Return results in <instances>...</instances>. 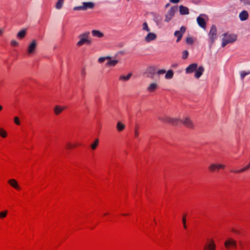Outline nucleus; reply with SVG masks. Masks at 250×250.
I'll list each match as a JSON object with an SVG mask.
<instances>
[{"instance_id":"nucleus-49","label":"nucleus","mask_w":250,"mask_h":250,"mask_svg":"<svg viewBox=\"0 0 250 250\" xmlns=\"http://www.w3.org/2000/svg\"><path fill=\"white\" fill-rule=\"evenodd\" d=\"M232 231L234 232V233H237V234H239L240 233V232L238 230H237V229H232Z\"/></svg>"},{"instance_id":"nucleus-20","label":"nucleus","mask_w":250,"mask_h":250,"mask_svg":"<svg viewBox=\"0 0 250 250\" xmlns=\"http://www.w3.org/2000/svg\"><path fill=\"white\" fill-rule=\"evenodd\" d=\"M179 13L181 15H187L189 13L188 8L185 6L181 5L179 7Z\"/></svg>"},{"instance_id":"nucleus-5","label":"nucleus","mask_w":250,"mask_h":250,"mask_svg":"<svg viewBox=\"0 0 250 250\" xmlns=\"http://www.w3.org/2000/svg\"><path fill=\"white\" fill-rule=\"evenodd\" d=\"M38 43V41L36 39L32 40L28 43L26 49V53L28 55H32L36 53Z\"/></svg>"},{"instance_id":"nucleus-33","label":"nucleus","mask_w":250,"mask_h":250,"mask_svg":"<svg viewBox=\"0 0 250 250\" xmlns=\"http://www.w3.org/2000/svg\"><path fill=\"white\" fill-rule=\"evenodd\" d=\"M7 135L6 131L3 129L0 128V136L3 138H5L6 137Z\"/></svg>"},{"instance_id":"nucleus-39","label":"nucleus","mask_w":250,"mask_h":250,"mask_svg":"<svg viewBox=\"0 0 250 250\" xmlns=\"http://www.w3.org/2000/svg\"><path fill=\"white\" fill-rule=\"evenodd\" d=\"M7 214V210H4L0 212V218H3L5 217Z\"/></svg>"},{"instance_id":"nucleus-21","label":"nucleus","mask_w":250,"mask_h":250,"mask_svg":"<svg viewBox=\"0 0 250 250\" xmlns=\"http://www.w3.org/2000/svg\"><path fill=\"white\" fill-rule=\"evenodd\" d=\"M153 21L157 26L161 25L162 23V17L159 14H154Z\"/></svg>"},{"instance_id":"nucleus-16","label":"nucleus","mask_w":250,"mask_h":250,"mask_svg":"<svg viewBox=\"0 0 250 250\" xmlns=\"http://www.w3.org/2000/svg\"><path fill=\"white\" fill-rule=\"evenodd\" d=\"M250 169V160L249 163L245 167H243V168H242L240 169H238V170L231 169L230 170V171L231 172L234 173H242V172H245Z\"/></svg>"},{"instance_id":"nucleus-3","label":"nucleus","mask_w":250,"mask_h":250,"mask_svg":"<svg viewBox=\"0 0 250 250\" xmlns=\"http://www.w3.org/2000/svg\"><path fill=\"white\" fill-rule=\"evenodd\" d=\"M90 32L89 31H85L78 36V41L76 43L78 47H81L84 44L89 45L91 43L92 41L89 38Z\"/></svg>"},{"instance_id":"nucleus-12","label":"nucleus","mask_w":250,"mask_h":250,"mask_svg":"<svg viewBox=\"0 0 250 250\" xmlns=\"http://www.w3.org/2000/svg\"><path fill=\"white\" fill-rule=\"evenodd\" d=\"M224 245L227 249H229L230 247L236 248L237 246L236 241L231 238L228 239L224 243Z\"/></svg>"},{"instance_id":"nucleus-31","label":"nucleus","mask_w":250,"mask_h":250,"mask_svg":"<svg viewBox=\"0 0 250 250\" xmlns=\"http://www.w3.org/2000/svg\"><path fill=\"white\" fill-rule=\"evenodd\" d=\"M63 0H58L56 4L55 8L58 10L61 9L63 5Z\"/></svg>"},{"instance_id":"nucleus-15","label":"nucleus","mask_w":250,"mask_h":250,"mask_svg":"<svg viewBox=\"0 0 250 250\" xmlns=\"http://www.w3.org/2000/svg\"><path fill=\"white\" fill-rule=\"evenodd\" d=\"M216 246L212 239L209 240L205 246V250H215Z\"/></svg>"},{"instance_id":"nucleus-2","label":"nucleus","mask_w":250,"mask_h":250,"mask_svg":"<svg viewBox=\"0 0 250 250\" xmlns=\"http://www.w3.org/2000/svg\"><path fill=\"white\" fill-rule=\"evenodd\" d=\"M158 119L165 124H169L174 126H177L181 123L180 117H173L167 115L159 116Z\"/></svg>"},{"instance_id":"nucleus-52","label":"nucleus","mask_w":250,"mask_h":250,"mask_svg":"<svg viewBox=\"0 0 250 250\" xmlns=\"http://www.w3.org/2000/svg\"><path fill=\"white\" fill-rule=\"evenodd\" d=\"M123 215H127V214H124Z\"/></svg>"},{"instance_id":"nucleus-44","label":"nucleus","mask_w":250,"mask_h":250,"mask_svg":"<svg viewBox=\"0 0 250 250\" xmlns=\"http://www.w3.org/2000/svg\"><path fill=\"white\" fill-rule=\"evenodd\" d=\"M14 122L17 125H20V122L18 117H15L14 118Z\"/></svg>"},{"instance_id":"nucleus-7","label":"nucleus","mask_w":250,"mask_h":250,"mask_svg":"<svg viewBox=\"0 0 250 250\" xmlns=\"http://www.w3.org/2000/svg\"><path fill=\"white\" fill-rule=\"evenodd\" d=\"M94 3L92 2H83L82 5L75 6L73 8L74 11H86L88 9H93Z\"/></svg>"},{"instance_id":"nucleus-11","label":"nucleus","mask_w":250,"mask_h":250,"mask_svg":"<svg viewBox=\"0 0 250 250\" xmlns=\"http://www.w3.org/2000/svg\"><path fill=\"white\" fill-rule=\"evenodd\" d=\"M186 28L185 26H181L179 30L175 31L174 36L177 37L176 42H178L181 40L184 34L185 33Z\"/></svg>"},{"instance_id":"nucleus-35","label":"nucleus","mask_w":250,"mask_h":250,"mask_svg":"<svg viewBox=\"0 0 250 250\" xmlns=\"http://www.w3.org/2000/svg\"><path fill=\"white\" fill-rule=\"evenodd\" d=\"M76 144L73 143L72 142H69L66 145V146L67 148H72L75 147L76 146Z\"/></svg>"},{"instance_id":"nucleus-45","label":"nucleus","mask_w":250,"mask_h":250,"mask_svg":"<svg viewBox=\"0 0 250 250\" xmlns=\"http://www.w3.org/2000/svg\"><path fill=\"white\" fill-rule=\"evenodd\" d=\"M166 73V70L164 69H160L157 71V74L159 75L163 74Z\"/></svg>"},{"instance_id":"nucleus-22","label":"nucleus","mask_w":250,"mask_h":250,"mask_svg":"<svg viewBox=\"0 0 250 250\" xmlns=\"http://www.w3.org/2000/svg\"><path fill=\"white\" fill-rule=\"evenodd\" d=\"M26 34L27 29H22L18 32L17 34V38L19 40H22L25 37Z\"/></svg>"},{"instance_id":"nucleus-28","label":"nucleus","mask_w":250,"mask_h":250,"mask_svg":"<svg viewBox=\"0 0 250 250\" xmlns=\"http://www.w3.org/2000/svg\"><path fill=\"white\" fill-rule=\"evenodd\" d=\"M8 183L14 188H15L17 189H20V187L18 185V184L16 180H15L14 179H10L8 181Z\"/></svg>"},{"instance_id":"nucleus-42","label":"nucleus","mask_w":250,"mask_h":250,"mask_svg":"<svg viewBox=\"0 0 250 250\" xmlns=\"http://www.w3.org/2000/svg\"><path fill=\"white\" fill-rule=\"evenodd\" d=\"M186 216V215L185 214L183 216V219H182V222H183V226H184V228L185 229H187Z\"/></svg>"},{"instance_id":"nucleus-9","label":"nucleus","mask_w":250,"mask_h":250,"mask_svg":"<svg viewBox=\"0 0 250 250\" xmlns=\"http://www.w3.org/2000/svg\"><path fill=\"white\" fill-rule=\"evenodd\" d=\"M181 123L188 128L193 129L195 128L194 123L188 116H186L182 120L181 119Z\"/></svg>"},{"instance_id":"nucleus-6","label":"nucleus","mask_w":250,"mask_h":250,"mask_svg":"<svg viewBox=\"0 0 250 250\" xmlns=\"http://www.w3.org/2000/svg\"><path fill=\"white\" fill-rule=\"evenodd\" d=\"M177 11V6H173L171 7L165 15V21L167 22L170 21L174 17V15Z\"/></svg>"},{"instance_id":"nucleus-30","label":"nucleus","mask_w":250,"mask_h":250,"mask_svg":"<svg viewBox=\"0 0 250 250\" xmlns=\"http://www.w3.org/2000/svg\"><path fill=\"white\" fill-rule=\"evenodd\" d=\"M250 74V70L241 71L240 72V76L241 80H243L246 76Z\"/></svg>"},{"instance_id":"nucleus-36","label":"nucleus","mask_w":250,"mask_h":250,"mask_svg":"<svg viewBox=\"0 0 250 250\" xmlns=\"http://www.w3.org/2000/svg\"><path fill=\"white\" fill-rule=\"evenodd\" d=\"M239 1L245 6L250 5V0H239Z\"/></svg>"},{"instance_id":"nucleus-41","label":"nucleus","mask_w":250,"mask_h":250,"mask_svg":"<svg viewBox=\"0 0 250 250\" xmlns=\"http://www.w3.org/2000/svg\"><path fill=\"white\" fill-rule=\"evenodd\" d=\"M154 71V68L153 67H149L146 69V73H153Z\"/></svg>"},{"instance_id":"nucleus-46","label":"nucleus","mask_w":250,"mask_h":250,"mask_svg":"<svg viewBox=\"0 0 250 250\" xmlns=\"http://www.w3.org/2000/svg\"><path fill=\"white\" fill-rule=\"evenodd\" d=\"M173 3H177L180 1V0H169Z\"/></svg>"},{"instance_id":"nucleus-14","label":"nucleus","mask_w":250,"mask_h":250,"mask_svg":"<svg viewBox=\"0 0 250 250\" xmlns=\"http://www.w3.org/2000/svg\"><path fill=\"white\" fill-rule=\"evenodd\" d=\"M206 15L205 14H201L199 17L197 18V22L198 24L202 28H205L206 23L203 17H205Z\"/></svg>"},{"instance_id":"nucleus-25","label":"nucleus","mask_w":250,"mask_h":250,"mask_svg":"<svg viewBox=\"0 0 250 250\" xmlns=\"http://www.w3.org/2000/svg\"><path fill=\"white\" fill-rule=\"evenodd\" d=\"M125 128V125L121 121H118L116 124V129L118 132L123 131Z\"/></svg>"},{"instance_id":"nucleus-8","label":"nucleus","mask_w":250,"mask_h":250,"mask_svg":"<svg viewBox=\"0 0 250 250\" xmlns=\"http://www.w3.org/2000/svg\"><path fill=\"white\" fill-rule=\"evenodd\" d=\"M208 41L211 46L217 39V29L215 25H212L208 33Z\"/></svg>"},{"instance_id":"nucleus-50","label":"nucleus","mask_w":250,"mask_h":250,"mask_svg":"<svg viewBox=\"0 0 250 250\" xmlns=\"http://www.w3.org/2000/svg\"><path fill=\"white\" fill-rule=\"evenodd\" d=\"M2 106H1V105H0V111L2 109Z\"/></svg>"},{"instance_id":"nucleus-19","label":"nucleus","mask_w":250,"mask_h":250,"mask_svg":"<svg viewBox=\"0 0 250 250\" xmlns=\"http://www.w3.org/2000/svg\"><path fill=\"white\" fill-rule=\"evenodd\" d=\"M239 18L241 21H245L249 18V13L246 10H243L239 14Z\"/></svg>"},{"instance_id":"nucleus-51","label":"nucleus","mask_w":250,"mask_h":250,"mask_svg":"<svg viewBox=\"0 0 250 250\" xmlns=\"http://www.w3.org/2000/svg\"><path fill=\"white\" fill-rule=\"evenodd\" d=\"M169 3H167L166 5V7H167L168 6H169Z\"/></svg>"},{"instance_id":"nucleus-27","label":"nucleus","mask_w":250,"mask_h":250,"mask_svg":"<svg viewBox=\"0 0 250 250\" xmlns=\"http://www.w3.org/2000/svg\"><path fill=\"white\" fill-rule=\"evenodd\" d=\"M131 76H132L131 73H128L127 75H122L120 76L119 79L120 81H121L122 82H127L130 79Z\"/></svg>"},{"instance_id":"nucleus-23","label":"nucleus","mask_w":250,"mask_h":250,"mask_svg":"<svg viewBox=\"0 0 250 250\" xmlns=\"http://www.w3.org/2000/svg\"><path fill=\"white\" fill-rule=\"evenodd\" d=\"M91 34L93 37L98 38H102L104 36L103 32L98 30H92L91 31Z\"/></svg>"},{"instance_id":"nucleus-4","label":"nucleus","mask_w":250,"mask_h":250,"mask_svg":"<svg viewBox=\"0 0 250 250\" xmlns=\"http://www.w3.org/2000/svg\"><path fill=\"white\" fill-rule=\"evenodd\" d=\"M222 46L224 47L229 43H232L235 42L237 39L236 34L229 33H226L222 35Z\"/></svg>"},{"instance_id":"nucleus-26","label":"nucleus","mask_w":250,"mask_h":250,"mask_svg":"<svg viewBox=\"0 0 250 250\" xmlns=\"http://www.w3.org/2000/svg\"><path fill=\"white\" fill-rule=\"evenodd\" d=\"M158 85L156 83H151L147 87V90L149 92H153L157 88Z\"/></svg>"},{"instance_id":"nucleus-38","label":"nucleus","mask_w":250,"mask_h":250,"mask_svg":"<svg viewBox=\"0 0 250 250\" xmlns=\"http://www.w3.org/2000/svg\"><path fill=\"white\" fill-rule=\"evenodd\" d=\"M186 42L188 44H192L193 43V40L192 37H188L186 39Z\"/></svg>"},{"instance_id":"nucleus-13","label":"nucleus","mask_w":250,"mask_h":250,"mask_svg":"<svg viewBox=\"0 0 250 250\" xmlns=\"http://www.w3.org/2000/svg\"><path fill=\"white\" fill-rule=\"evenodd\" d=\"M198 65L196 63H191L185 69L186 74H191L195 71L197 68Z\"/></svg>"},{"instance_id":"nucleus-53","label":"nucleus","mask_w":250,"mask_h":250,"mask_svg":"<svg viewBox=\"0 0 250 250\" xmlns=\"http://www.w3.org/2000/svg\"><path fill=\"white\" fill-rule=\"evenodd\" d=\"M127 0L128 1L129 0Z\"/></svg>"},{"instance_id":"nucleus-18","label":"nucleus","mask_w":250,"mask_h":250,"mask_svg":"<svg viewBox=\"0 0 250 250\" xmlns=\"http://www.w3.org/2000/svg\"><path fill=\"white\" fill-rule=\"evenodd\" d=\"M204 71V68L202 66L197 67V68L195 71L194 77L196 79H199L203 74Z\"/></svg>"},{"instance_id":"nucleus-37","label":"nucleus","mask_w":250,"mask_h":250,"mask_svg":"<svg viewBox=\"0 0 250 250\" xmlns=\"http://www.w3.org/2000/svg\"><path fill=\"white\" fill-rule=\"evenodd\" d=\"M188 56V52L187 50H184L182 52V58L183 59H186Z\"/></svg>"},{"instance_id":"nucleus-1","label":"nucleus","mask_w":250,"mask_h":250,"mask_svg":"<svg viewBox=\"0 0 250 250\" xmlns=\"http://www.w3.org/2000/svg\"><path fill=\"white\" fill-rule=\"evenodd\" d=\"M142 30L147 33L144 37V41L145 42L150 43L154 42L157 39V34L154 32H150V28L146 22L142 24Z\"/></svg>"},{"instance_id":"nucleus-10","label":"nucleus","mask_w":250,"mask_h":250,"mask_svg":"<svg viewBox=\"0 0 250 250\" xmlns=\"http://www.w3.org/2000/svg\"><path fill=\"white\" fill-rule=\"evenodd\" d=\"M226 166L221 164L211 163L208 166V170L211 172L218 171L220 169H224Z\"/></svg>"},{"instance_id":"nucleus-47","label":"nucleus","mask_w":250,"mask_h":250,"mask_svg":"<svg viewBox=\"0 0 250 250\" xmlns=\"http://www.w3.org/2000/svg\"><path fill=\"white\" fill-rule=\"evenodd\" d=\"M81 74L83 76H85L86 75V71L84 68L82 69Z\"/></svg>"},{"instance_id":"nucleus-29","label":"nucleus","mask_w":250,"mask_h":250,"mask_svg":"<svg viewBox=\"0 0 250 250\" xmlns=\"http://www.w3.org/2000/svg\"><path fill=\"white\" fill-rule=\"evenodd\" d=\"M174 75L173 71L172 70H168L165 76V78L167 80L171 79Z\"/></svg>"},{"instance_id":"nucleus-40","label":"nucleus","mask_w":250,"mask_h":250,"mask_svg":"<svg viewBox=\"0 0 250 250\" xmlns=\"http://www.w3.org/2000/svg\"><path fill=\"white\" fill-rule=\"evenodd\" d=\"M99 142H94L93 144L90 145V146L91 147L92 149H95L97 147L98 145Z\"/></svg>"},{"instance_id":"nucleus-48","label":"nucleus","mask_w":250,"mask_h":250,"mask_svg":"<svg viewBox=\"0 0 250 250\" xmlns=\"http://www.w3.org/2000/svg\"><path fill=\"white\" fill-rule=\"evenodd\" d=\"M4 33V29L0 27V35H2Z\"/></svg>"},{"instance_id":"nucleus-24","label":"nucleus","mask_w":250,"mask_h":250,"mask_svg":"<svg viewBox=\"0 0 250 250\" xmlns=\"http://www.w3.org/2000/svg\"><path fill=\"white\" fill-rule=\"evenodd\" d=\"M65 108V106L61 105H56L54 108V113L56 115H58L61 114L62 111Z\"/></svg>"},{"instance_id":"nucleus-17","label":"nucleus","mask_w":250,"mask_h":250,"mask_svg":"<svg viewBox=\"0 0 250 250\" xmlns=\"http://www.w3.org/2000/svg\"><path fill=\"white\" fill-rule=\"evenodd\" d=\"M110 59H107L106 65L107 67H114L119 62L118 60L112 59V58L109 56Z\"/></svg>"},{"instance_id":"nucleus-34","label":"nucleus","mask_w":250,"mask_h":250,"mask_svg":"<svg viewBox=\"0 0 250 250\" xmlns=\"http://www.w3.org/2000/svg\"><path fill=\"white\" fill-rule=\"evenodd\" d=\"M11 45L13 47L18 46L19 45V42L15 39H13L10 41Z\"/></svg>"},{"instance_id":"nucleus-43","label":"nucleus","mask_w":250,"mask_h":250,"mask_svg":"<svg viewBox=\"0 0 250 250\" xmlns=\"http://www.w3.org/2000/svg\"><path fill=\"white\" fill-rule=\"evenodd\" d=\"M139 132L137 129H135L134 131V137L136 139L139 138Z\"/></svg>"},{"instance_id":"nucleus-32","label":"nucleus","mask_w":250,"mask_h":250,"mask_svg":"<svg viewBox=\"0 0 250 250\" xmlns=\"http://www.w3.org/2000/svg\"><path fill=\"white\" fill-rule=\"evenodd\" d=\"M107 59H110L109 56L101 57L98 58V62L100 63H102L104 61H107Z\"/></svg>"}]
</instances>
